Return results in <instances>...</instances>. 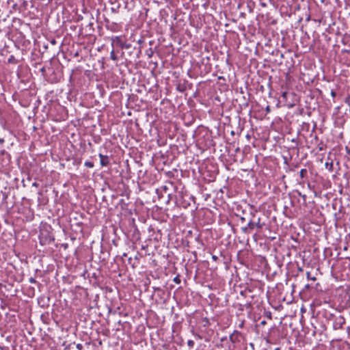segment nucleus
I'll use <instances>...</instances> for the list:
<instances>
[{"label": "nucleus", "instance_id": "0eeeda50", "mask_svg": "<svg viewBox=\"0 0 350 350\" xmlns=\"http://www.w3.org/2000/svg\"><path fill=\"white\" fill-rule=\"evenodd\" d=\"M291 94L288 92H284L282 94V97L284 100H286L288 97L290 96Z\"/></svg>", "mask_w": 350, "mask_h": 350}, {"label": "nucleus", "instance_id": "aec40b11", "mask_svg": "<svg viewBox=\"0 0 350 350\" xmlns=\"http://www.w3.org/2000/svg\"><path fill=\"white\" fill-rule=\"evenodd\" d=\"M81 345H80V344L77 345V348H79H79H81Z\"/></svg>", "mask_w": 350, "mask_h": 350}, {"label": "nucleus", "instance_id": "1a4fd4ad", "mask_svg": "<svg viewBox=\"0 0 350 350\" xmlns=\"http://www.w3.org/2000/svg\"><path fill=\"white\" fill-rule=\"evenodd\" d=\"M306 276H307V278H308V280H312V281H315V280H317V279H316V278H315L314 276V277L310 276V272H309V271H308V272L306 273Z\"/></svg>", "mask_w": 350, "mask_h": 350}, {"label": "nucleus", "instance_id": "9d476101", "mask_svg": "<svg viewBox=\"0 0 350 350\" xmlns=\"http://www.w3.org/2000/svg\"><path fill=\"white\" fill-rule=\"evenodd\" d=\"M187 345L189 347V349H192L194 346V341L192 340H189L187 341Z\"/></svg>", "mask_w": 350, "mask_h": 350}, {"label": "nucleus", "instance_id": "f3484780", "mask_svg": "<svg viewBox=\"0 0 350 350\" xmlns=\"http://www.w3.org/2000/svg\"><path fill=\"white\" fill-rule=\"evenodd\" d=\"M212 258H213V260L216 261L217 259V257L216 256H213Z\"/></svg>", "mask_w": 350, "mask_h": 350}, {"label": "nucleus", "instance_id": "412c9836", "mask_svg": "<svg viewBox=\"0 0 350 350\" xmlns=\"http://www.w3.org/2000/svg\"><path fill=\"white\" fill-rule=\"evenodd\" d=\"M261 323H262V325H265V321H262V322H261Z\"/></svg>", "mask_w": 350, "mask_h": 350}, {"label": "nucleus", "instance_id": "f8f14e48", "mask_svg": "<svg viewBox=\"0 0 350 350\" xmlns=\"http://www.w3.org/2000/svg\"><path fill=\"white\" fill-rule=\"evenodd\" d=\"M174 282H176V284H180V280L178 276H176L174 278Z\"/></svg>", "mask_w": 350, "mask_h": 350}, {"label": "nucleus", "instance_id": "a211bd4d", "mask_svg": "<svg viewBox=\"0 0 350 350\" xmlns=\"http://www.w3.org/2000/svg\"><path fill=\"white\" fill-rule=\"evenodd\" d=\"M331 94H332V96L333 97H334V96H336V93H335V92H334V91H332Z\"/></svg>", "mask_w": 350, "mask_h": 350}, {"label": "nucleus", "instance_id": "f257e3e1", "mask_svg": "<svg viewBox=\"0 0 350 350\" xmlns=\"http://www.w3.org/2000/svg\"><path fill=\"white\" fill-rule=\"evenodd\" d=\"M264 226V223L260 222V219L258 218V220L256 222L252 221L250 220L249 223L247 224V226L243 228V232H247L248 229L253 230L255 227L258 228V229H261L262 226Z\"/></svg>", "mask_w": 350, "mask_h": 350}, {"label": "nucleus", "instance_id": "39448f33", "mask_svg": "<svg viewBox=\"0 0 350 350\" xmlns=\"http://www.w3.org/2000/svg\"><path fill=\"white\" fill-rule=\"evenodd\" d=\"M120 47L122 49H129L131 47V44L126 42H123L120 44Z\"/></svg>", "mask_w": 350, "mask_h": 350}, {"label": "nucleus", "instance_id": "2eb2a0df", "mask_svg": "<svg viewBox=\"0 0 350 350\" xmlns=\"http://www.w3.org/2000/svg\"><path fill=\"white\" fill-rule=\"evenodd\" d=\"M265 110H266V112H267V113H269V112H270V107H269V106H267V107H266Z\"/></svg>", "mask_w": 350, "mask_h": 350}, {"label": "nucleus", "instance_id": "9b49d317", "mask_svg": "<svg viewBox=\"0 0 350 350\" xmlns=\"http://www.w3.org/2000/svg\"><path fill=\"white\" fill-rule=\"evenodd\" d=\"M113 42H116L120 46L121 43H123V42H122L120 38H119V37H116L115 38V40H113Z\"/></svg>", "mask_w": 350, "mask_h": 350}, {"label": "nucleus", "instance_id": "20e7f679", "mask_svg": "<svg viewBox=\"0 0 350 350\" xmlns=\"http://www.w3.org/2000/svg\"><path fill=\"white\" fill-rule=\"evenodd\" d=\"M307 170L306 169H301L299 172V176L301 178H304L306 174H307Z\"/></svg>", "mask_w": 350, "mask_h": 350}, {"label": "nucleus", "instance_id": "4468645a", "mask_svg": "<svg viewBox=\"0 0 350 350\" xmlns=\"http://www.w3.org/2000/svg\"><path fill=\"white\" fill-rule=\"evenodd\" d=\"M243 326H244V321L243 320V321H241V323H239V328H243Z\"/></svg>", "mask_w": 350, "mask_h": 350}, {"label": "nucleus", "instance_id": "ddd939ff", "mask_svg": "<svg viewBox=\"0 0 350 350\" xmlns=\"http://www.w3.org/2000/svg\"><path fill=\"white\" fill-rule=\"evenodd\" d=\"M29 282H30V283H31V284H35V283H36V279H35V278H30L29 279Z\"/></svg>", "mask_w": 350, "mask_h": 350}, {"label": "nucleus", "instance_id": "423d86ee", "mask_svg": "<svg viewBox=\"0 0 350 350\" xmlns=\"http://www.w3.org/2000/svg\"><path fill=\"white\" fill-rule=\"evenodd\" d=\"M110 58L114 61L117 60L118 59L113 50H112L110 53Z\"/></svg>", "mask_w": 350, "mask_h": 350}, {"label": "nucleus", "instance_id": "6ab92c4d", "mask_svg": "<svg viewBox=\"0 0 350 350\" xmlns=\"http://www.w3.org/2000/svg\"><path fill=\"white\" fill-rule=\"evenodd\" d=\"M33 186H34V187H37V186H38V184H37L36 183H33Z\"/></svg>", "mask_w": 350, "mask_h": 350}, {"label": "nucleus", "instance_id": "4be33fe9", "mask_svg": "<svg viewBox=\"0 0 350 350\" xmlns=\"http://www.w3.org/2000/svg\"><path fill=\"white\" fill-rule=\"evenodd\" d=\"M3 139H0V143H3Z\"/></svg>", "mask_w": 350, "mask_h": 350}, {"label": "nucleus", "instance_id": "6e6552de", "mask_svg": "<svg viewBox=\"0 0 350 350\" xmlns=\"http://www.w3.org/2000/svg\"><path fill=\"white\" fill-rule=\"evenodd\" d=\"M85 166L92 168L94 167V163L91 161H85L84 163Z\"/></svg>", "mask_w": 350, "mask_h": 350}, {"label": "nucleus", "instance_id": "5701e85b", "mask_svg": "<svg viewBox=\"0 0 350 350\" xmlns=\"http://www.w3.org/2000/svg\"><path fill=\"white\" fill-rule=\"evenodd\" d=\"M275 350H280V349L279 348H276Z\"/></svg>", "mask_w": 350, "mask_h": 350}, {"label": "nucleus", "instance_id": "dca6fc26", "mask_svg": "<svg viewBox=\"0 0 350 350\" xmlns=\"http://www.w3.org/2000/svg\"><path fill=\"white\" fill-rule=\"evenodd\" d=\"M287 105H288V107H293L295 105V104L294 103H291V104H288Z\"/></svg>", "mask_w": 350, "mask_h": 350}, {"label": "nucleus", "instance_id": "7ed1b4c3", "mask_svg": "<svg viewBox=\"0 0 350 350\" xmlns=\"http://www.w3.org/2000/svg\"><path fill=\"white\" fill-rule=\"evenodd\" d=\"M240 335L241 332L237 330L234 331V332L230 336V340L233 343L239 342Z\"/></svg>", "mask_w": 350, "mask_h": 350}, {"label": "nucleus", "instance_id": "f03ea898", "mask_svg": "<svg viewBox=\"0 0 350 350\" xmlns=\"http://www.w3.org/2000/svg\"><path fill=\"white\" fill-rule=\"evenodd\" d=\"M99 157L100 159V163L101 166H107L109 164V158L107 155H103L102 154H99Z\"/></svg>", "mask_w": 350, "mask_h": 350}]
</instances>
